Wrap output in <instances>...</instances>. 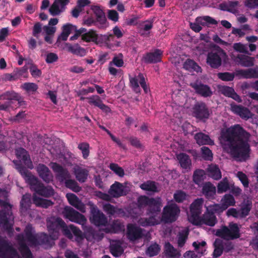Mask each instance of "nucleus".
I'll return each instance as SVG.
<instances>
[{
    "mask_svg": "<svg viewBox=\"0 0 258 258\" xmlns=\"http://www.w3.org/2000/svg\"><path fill=\"white\" fill-rule=\"evenodd\" d=\"M250 137L249 133L239 124H236L222 129L220 140L221 142L228 143L229 153L232 157L240 161H245L249 157Z\"/></svg>",
    "mask_w": 258,
    "mask_h": 258,
    "instance_id": "1",
    "label": "nucleus"
},
{
    "mask_svg": "<svg viewBox=\"0 0 258 258\" xmlns=\"http://www.w3.org/2000/svg\"><path fill=\"white\" fill-rule=\"evenodd\" d=\"M194 139L196 141L197 143L200 146L214 145V141L211 139L209 136L202 132L196 134L194 136Z\"/></svg>",
    "mask_w": 258,
    "mask_h": 258,
    "instance_id": "28",
    "label": "nucleus"
},
{
    "mask_svg": "<svg viewBox=\"0 0 258 258\" xmlns=\"http://www.w3.org/2000/svg\"><path fill=\"white\" fill-rule=\"evenodd\" d=\"M124 230V226L119 220H114L104 229L106 233H117Z\"/></svg>",
    "mask_w": 258,
    "mask_h": 258,
    "instance_id": "26",
    "label": "nucleus"
},
{
    "mask_svg": "<svg viewBox=\"0 0 258 258\" xmlns=\"http://www.w3.org/2000/svg\"><path fill=\"white\" fill-rule=\"evenodd\" d=\"M229 189V184L226 178H224L217 185V192L222 194Z\"/></svg>",
    "mask_w": 258,
    "mask_h": 258,
    "instance_id": "50",
    "label": "nucleus"
},
{
    "mask_svg": "<svg viewBox=\"0 0 258 258\" xmlns=\"http://www.w3.org/2000/svg\"><path fill=\"white\" fill-rule=\"evenodd\" d=\"M188 235V231L182 232L179 234L178 239H177V243H178V246L181 247L184 245V244L186 242V240L187 238Z\"/></svg>",
    "mask_w": 258,
    "mask_h": 258,
    "instance_id": "60",
    "label": "nucleus"
},
{
    "mask_svg": "<svg viewBox=\"0 0 258 258\" xmlns=\"http://www.w3.org/2000/svg\"><path fill=\"white\" fill-rule=\"evenodd\" d=\"M181 167L185 169H190L191 161L188 155L185 153H180L177 156Z\"/></svg>",
    "mask_w": 258,
    "mask_h": 258,
    "instance_id": "38",
    "label": "nucleus"
},
{
    "mask_svg": "<svg viewBox=\"0 0 258 258\" xmlns=\"http://www.w3.org/2000/svg\"><path fill=\"white\" fill-rule=\"evenodd\" d=\"M123 55L122 53H119L117 55H115L110 64H113L117 67H121L123 66L124 62L123 60Z\"/></svg>",
    "mask_w": 258,
    "mask_h": 258,
    "instance_id": "54",
    "label": "nucleus"
},
{
    "mask_svg": "<svg viewBox=\"0 0 258 258\" xmlns=\"http://www.w3.org/2000/svg\"><path fill=\"white\" fill-rule=\"evenodd\" d=\"M183 68L187 71L199 72L201 68L193 60L187 59L183 63Z\"/></svg>",
    "mask_w": 258,
    "mask_h": 258,
    "instance_id": "41",
    "label": "nucleus"
},
{
    "mask_svg": "<svg viewBox=\"0 0 258 258\" xmlns=\"http://www.w3.org/2000/svg\"><path fill=\"white\" fill-rule=\"evenodd\" d=\"M160 250L159 245L156 243L151 244L147 248L146 252L150 257L157 255Z\"/></svg>",
    "mask_w": 258,
    "mask_h": 258,
    "instance_id": "46",
    "label": "nucleus"
},
{
    "mask_svg": "<svg viewBox=\"0 0 258 258\" xmlns=\"http://www.w3.org/2000/svg\"><path fill=\"white\" fill-rule=\"evenodd\" d=\"M16 155L18 159L22 161L27 168L32 169L33 164L31 160L28 152L23 148H19L16 150Z\"/></svg>",
    "mask_w": 258,
    "mask_h": 258,
    "instance_id": "20",
    "label": "nucleus"
},
{
    "mask_svg": "<svg viewBox=\"0 0 258 258\" xmlns=\"http://www.w3.org/2000/svg\"><path fill=\"white\" fill-rule=\"evenodd\" d=\"M16 240L19 244V250L23 258H33L32 253L26 243L27 239L23 234H19L16 236Z\"/></svg>",
    "mask_w": 258,
    "mask_h": 258,
    "instance_id": "16",
    "label": "nucleus"
},
{
    "mask_svg": "<svg viewBox=\"0 0 258 258\" xmlns=\"http://www.w3.org/2000/svg\"><path fill=\"white\" fill-rule=\"evenodd\" d=\"M190 86L194 89L197 95L204 98L210 97L213 95V91L211 87L203 83L201 81L196 80L190 83Z\"/></svg>",
    "mask_w": 258,
    "mask_h": 258,
    "instance_id": "13",
    "label": "nucleus"
},
{
    "mask_svg": "<svg viewBox=\"0 0 258 258\" xmlns=\"http://www.w3.org/2000/svg\"><path fill=\"white\" fill-rule=\"evenodd\" d=\"M97 39L98 35L93 30H90L82 35V39L86 42H96Z\"/></svg>",
    "mask_w": 258,
    "mask_h": 258,
    "instance_id": "42",
    "label": "nucleus"
},
{
    "mask_svg": "<svg viewBox=\"0 0 258 258\" xmlns=\"http://www.w3.org/2000/svg\"><path fill=\"white\" fill-rule=\"evenodd\" d=\"M0 206L3 209L0 210V227L9 232L13 230V225L10 222L12 216V205L7 201L0 199Z\"/></svg>",
    "mask_w": 258,
    "mask_h": 258,
    "instance_id": "5",
    "label": "nucleus"
},
{
    "mask_svg": "<svg viewBox=\"0 0 258 258\" xmlns=\"http://www.w3.org/2000/svg\"><path fill=\"white\" fill-rule=\"evenodd\" d=\"M126 234L131 241H135L143 237V229L133 224H128L127 225Z\"/></svg>",
    "mask_w": 258,
    "mask_h": 258,
    "instance_id": "19",
    "label": "nucleus"
},
{
    "mask_svg": "<svg viewBox=\"0 0 258 258\" xmlns=\"http://www.w3.org/2000/svg\"><path fill=\"white\" fill-rule=\"evenodd\" d=\"M173 198L176 202L180 203L186 200V194L185 192L182 190H178L177 192L174 193Z\"/></svg>",
    "mask_w": 258,
    "mask_h": 258,
    "instance_id": "61",
    "label": "nucleus"
},
{
    "mask_svg": "<svg viewBox=\"0 0 258 258\" xmlns=\"http://www.w3.org/2000/svg\"><path fill=\"white\" fill-rule=\"evenodd\" d=\"M16 169L24 178L26 183L29 186L31 190L35 191V194L45 198L53 196L54 191L52 186H45L38 178L33 175L26 168L21 164H16Z\"/></svg>",
    "mask_w": 258,
    "mask_h": 258,
    "instance_id": "3",
    "label": "nucleus"
},
{
    "mask_svg": "<svg viewBox=\"0 0 258 258\" xmlns=\"http://www.w3.org/2000/svg\"><path fill=\"white\" fill-rule=\"evenodd\" d=\"M138 204L140 208L148 207L147 214L152 215L149 218H141L139 222L141 226L143 227L154 226L159 223L156 215L161 211V202L160 198H154L141 196L138 199Z\"/></svg>",
    "mask_w": 258,
    "mask_h": 258,
    "instance_id": "2",
    "label": "nucleus"
},
{
    "mask_svg": "<svg viewBox=\"0 0 258 258\" xmlns=\"http://www.w3.org/2000/svg\"><path fill=\"white\" fill-rule=\"evenodd\" d=\"M196 253L194 251H187L184 254V258H200L203 254V250L198 251Z\"/></svg>",
    "mask_w": 258,
    "mask_h": 258,
    "instance_id": "63",
    "label": "nucleus"
},
{
    "mask_svg": "<svg viewBox=\"0 0 258 258\" xmlns=\"http://www.w3.org/2000/svg\"><path fill=\"white\" fill-rule=\"evenodd\" d=\"M251 209V203H249L247 202L238 210L239 216H240L239 218L242 219L246 217L249 214Z\"/></svg>",
    "mask_w": 258,
    "mask_h": 258,
    "instance_id": "48",
    "label": "nucleus"
},
{
    "mask_svg": "<svg viewBox=\"0 0 258 258\" xmlns=\"http://www.w3.org/2000/svg\"><path fill=\"white\" fill-rule=\"evenodd\" d=\"M206 177V173L203 169H196L193 173L192 180L194 182L200 185Z\"/></svg>",
    "mask_w": 258,
    "mask_h": 258,
    "instance_id": "37",
    "label": "nucleus"
},
{
    "mask_svg": "<svg viewBox=\"0 0 258 258\" xmlns=\"http://www.w3.org/2000/svg\"><path fill=\"white\" fill-rule=\"evenodd\" d=\"M207 210L215 215V213H222L226 209L224 205L221 203V204H215L210 205L208 206Z\"/></svg>",
    "mask_w": 258,
    "mask_h": 258,
    "instance_id": "47",
    "label": "nucleus"
},
{
    "mask_svg": "<svg viewBox=\"0 0 258 258\" xmlns=\"http://www.w3.org/2000/svg\"><path fill=\"white\" fill-rule=\"evenodd\" d=\"M110 251L111 254L115 257L120 256L123 252L120 242L119 240L112 241L110 245Z\"/></svg>",
    "mask_w": 258,
    "mask_h": 258,
    "instance_id": "34",
    "label": "nucleus"
},
{
    "mask_svg": "<svg viewBox=\"0 0 258 258\" xmlns=\"http://www.w3.org/2000/svg\"><path fill=\"white\" fill-rule=\"evenodd\" d=\"M65 225L64 221L59 217H50L46 220L48 230L54 238H57L61 227Z\"/></svg>",
    "mask_w": 258,
    "mask_h": 258,
    "instance_id": "9",
    "label": "nucleus"
},
{
    "mask_svg": "<svg viewBox=\"0 0 258 258\" xmlns=\"http://www.w3.org/2000/svg\"><path fill=\"white\" fill-rule=\"evenodd\" d=\"M163 51L156 49L154 52H147L144 55L143 61L146 63H156L161 61Z\"/></svg>",
    "mask_w": 258,
    "mask_h": 258,
    "instance_id": "17",
    "label": "nucleus"
},
{
    "mask_svg": "<svg viewBox=\"0 0 258 258\" xmlns=\"http://www.w3.org/2000/svg\"><path fill=\"white\" fill-rule=\"evenodd\" d=\"M215 235L226 240H234L240 237V229L237 224L231 222L228 226H222L217 229Z\"/></svg>",
    "mask_w": 258,
    "mask_h": 258,
    "instance_id": "6",
    "label": "nucleus"
},
{
    "mask_svg": "<svg viewBox=\"0 0 258 258\" xmlns=\"http://www.w3.org/2000/svg\"><path fill=\"white\" fill-rule=\"evenodd\" d=\"M208 175L215 180H219L221 177V171L217 165L211 164L207 168Z\"/></svg>",
    "mask_w": 258,
    "mask_h": 258,
    "instance_id": "35",
    "label": "nucleus"
},
{
    "mask_svg": "<svg viewBox=\"0 0 258 258\" xmlns=\"http://www.w3.org/2000/svg\"><path fill=\"white\" fill-rule=\"evenodd\" d=\"M214 250L213 253V257L217 258L220 256L223 251V247L222 246V240L217 238L214 243Z\"/></svg>",
    "mask_w": 258,
    "mask_h": 258,
    "instance_id": "39",
    "label": "nucleus"
},
{
    "mask_svg": "<svg viewBox=\"0 0 258 258\" xmlns=\"http://www.w3.org/2000/svg\"><path fill=\"white\" fill-rule=\"evenodd\" d=\"M103 209L107 214L110 215H113L116 212L115 207L108 203L103 205Z\"/></svg>",
    "mask_w": 258,
    "mask_h": 258,
    "instance_id": "62",
    "label": "nucleus"
},
{
    "mask_svg": "<svg viewBox=\"0 0 258 258\" xmlns=\"http://www.w3.org/2000/svg\"><path fill=\"white\" fill-rule=\"evenodd\" d=\"M31 195L30 194L24 195L20 201V211L21 213H25L30 209L31 206Z\"/></svg>",
    "mask_w": 258,
    "mask_h": 258,
    "instance_id": "32",
    "label": "nucleus"
},
{
    "mask_svg": "<svg viewBox=\"0 0 258 258\" xmlns=\"http://www.w3.org/2000/svg\"><path fill=\"white\" fill-rule=\"evenodd\" d=\"M196 21L203 26L205 25L206 23L212 25H216L218 24V22L216 20L210 16L197 18Z\"/></svg>",
    "mask_w": 258,
    "mask_h": 258,
    "instance_id": "51",
    "label": "nucleus"
},
{
    "mask_svg": "<svg viewBox=\"0 0 258 258\" xmlns=\"http://www.w3.org/2000/svg\"><path fill=\"white\" fill-rule=\"evenodd\" d=\"M91 10L93 12L96 18L95 20L98 23V28L99 29L106 28L108 26L107 19L105 13L101 7L98 5H92Z\"/></svg>",
    "mask_w": 258,
    "mask_h": 258,
    "instance_id": "15",
    "label": "nucleus"
},
{
    "mask_svg": "<svg viewBox=\"0 0 258 258\" xmlns=\"http://www.w3.org/2000/svg\"><path fill=\"white\" fill-rule=\"evenodd\" d=\"M36 170L39 177L46 183H49L52 180L53 175L49 168L43 164H39Z\"/></svg>",
    "mask_w": 258,
    "mask_h": 258,
    "instance_id": "21",
    "label": "nucleus"
},
{
    "mask_svg": "<svg viewBox=\"0 0 258 258\" xmlns=\"http://www.w3.org/2000/svg\"><path fill=\"white\" fill-rule=\"evenodd\" d=\"M180 210L179 207L175 203H171L163 208L162 220L165 223H172L178 218Z\"/></svg>",
    "mask_w": 258,
    "mask_h": 258,
    "instance_id": "8",
    "label": "nucleus"
},
{
    "mask_svg": "<svg viewBox=\"0 0 258 258\" xmlns=\"http://www.w3.org/2000/svg\"><path fill=\"white\" fill-rule=\"evenodd\" d=\"M78 148L81 150L84 159H87L90 153L89 144L87 143H82L79 145Z\"/></svg>",
    "mask_w": 258,
    "mask_h": 258,
    "instance_id": "59",
    "label": "nucleus"
},
{
    "mask_svg": "<svg viewBox=\"0 0 258 258\" xmlns=\"http://www.w3.org/2000/svg\"><path fill=\"white\" fill-rule=\"evenodd\" d=\"M193 115L196 118L205 122L210 116V111L206 104L203 102L196 103L193 107Z\"/></svg>",
    "mask_w": 258,
    "mask_h": 258,
    "instance_id": "12",
    "label": "nucleus"
},
{
    "mask_svg": "<svg viewBox=\"0 0 258 258\" xmlns=\"http://www.w3.org/2000/svg\"><path fill=\"white\" fill-rule=\"evenodd\" d=\"M235 61L242 67H250L254 65V58L247 55L238 54Z\"/></svg>",
    "mask_w": 258,
    "mask_h": 258,
    "instance_id": "29",
    "label": "nucleus"
},
{
    "mask_svg": "<svg viewBox=\"0 0 258 258\" xmlns=\"http://www.w3.org/2000/svg\"><path fill=\"white\" fill-rule=\"evenodd\" d=\"M87 99L90 104L93 105L96 107H99L103 103L100 97L98 95H92L88 97Z\"/></svg>",
    "mask_w": 258,
    "mask_h": 258,
    "instance_id": "56",
    "label": "nucleus"
},
{
    "mask_svg": "<svg viewBox=\"0 0 258 258\" xmlns=\"http://www.w3.org/2000/svg\"><path fill=\"white\" fill-rule=\"evenodd\" d=\"M62 214L66 219L70 221L84 225L87 219L83 214L80 213L73 208L67 206L64 208Z\"/></svg>",
    "mask_w": 258,
    "mask_h": 258,
    "instance_id": "10",
    "label": "nucleus"
},
{
    "mask_svg": "<svg viewBox=\"0 0 258 258\" xmlns=\"http://www.w3.org/2000/svg\"><path fill=\"white\" fill-rule=\"evenodd\" d=\"M236 176L244 187H248L249 183V179L245 173L242 171H238L237 173Z\"/></svg>",
    "mask_w": 258,
    "mask_h": 258,
    "instance_id": "58",
    "label": "nucleus"
},
{
    "mask_svg": "<svg viewBox=\"0 0 258 258\" xmlns=\"http://www.w3.org/2000/svg\"><path fill=\"white\" fill-rule=\"evenodd\" d=\"M204 200L202 198H198L195 200L190 206V214L188 216V219L189 222L193 225L200 218L202 213Z\"/></svg>",
    "mask_w": 258,
    "mask_h": 258,
    "instance_id": "11",
    "label": "nucleus"
},
{
    "mask_svg": "<svg viewBox=\"0 0 258 258\" xmlns=\"http://www.w3.org/2000/svg\"><path fill=\"white\" fill-rule=\"evenodd\" d=\"M231 110L234 114L239 115L243 119H247L251 116V112L249 110L241 105H237L235 103L230 104Z\"/></svg>",
    "mask_w": 258,
    "mask_h": 258,
    "instance_id": "22",
    "label": "nucleus"
},
{
    "mask_svg": "<svg viewBox=\"0 0 258 258\" xmlns=\"http://www.w3.org/2000/svg\"><path fill=\"white\" fill-rule=\"evenodd\" d=\"M63 11L56 1L53 2L49 9V13L52 16H58Z\"/></svg>",
    "mask_w": 258,
    "mask_h": 258,
    "instance_id": "49",
    "label": "nucleus"
},
{
    "mask_svg": "<svg viewBox=\"0 0 258 258\" xmlns=\"http://www.w3.org/2000/svg\"><path fill=\"white\" fill-rule=\"evenodd\" d=\"M70 228L73 233V235L75 236V240L78 242H81L84 239V236L82 231L78 227L70 225Z\"/></svg>",
    "mask_w": 258,
    "mask_h": 258,
    "instance_id": "44",
    "label": "nucleus"
},
{
    "mask_svg": "<svg viewBox=\"0 0 258 258\" xmlns=\"http://www.w3.org/2000/svg\"><path fill=\"white\" fill-rule=\"evenodd\" d=\"M27 241L32 245L37 246L39 245H44L46 247H50L53 243V239L51 236L47 234L41 233L37 236L35 235L32 232V228L31 225H27L24 230Z\"/></svg>",
    "mask_w": 258,
    "mask_h": 258,
    "instance_id": "4",
    "label": "nucleus"
},
{
    "mask_svg": "<svg viewBox=\"0 0 258 258\" xmlns=\"http://www.w3.org/2000/svg\"><path fill=\"white\" fill-rule=\"evenodd\" d=\"M202 194L208 200L215 199L216 193L215 186L210 182H206L203 183L202 189Z\"/></svg>",
    "mask_w": 258,
    "mask_h": 258,
    "instance_id": "24",
    "label": "nucleus"
},
{
    "mask_svg": "<svg viewBox=\"0 0 258 258\" xmlns=\"http://www.w3.org/2000/svg\"><path fill=\"white\" fill-rule=\"evenodd\" d=\"M108 193L111 197L116 198L126 194L122 184L117 181L111 185Z\"/></svg>",
    "mask_w": 258,
    "mask_h": 258,
    "instance_id": "25",
    "label": "nucleus"
},
{
    "mask_svg": "<svg viewBox=\"0 0 258 258\" xmlns=\"http://www.w3.org/2000/svg\"><path fill=\"white\" fill-rule=\"evenodd\" d=\"M74 174L78 181L80 182L84 183L87 179L89 171L87 169L77 167L74 169Z\"/></svg>",
    "mask_w": 258,
    "mask_h": 258,
    "instance_id": "33",
    "label": "nucleus"
},
{
    "mask_svg": "<svg viewBox=\"0 0 258 258\" xmlns=\"http://www.w3.org/2000/svg\"><path fill=\"white\" fill-rule=\"evenodd\" d=\"M226 56V52L217 46L208 53L207 63L213 69H218L222 64V58Z\"/></svg>",
    "mask_w": 258,
    "mask_h": 258,
    "instance_id": "7",
    "label": "nucleus"
},
{
    "mask_svg": "<svg viewBox=\"0 0 258 258\" xmlns=\"http://www.w3.org/2000/svg\"><path fill=\"white\" fill-rule=\"evenodd\" d=\"M51 168L53 171L57 174V176L61 178L63 181L66 179L70 175L69 171L67 169H64L61 165L56 162H51L50 163Z\"/></svg>",
    "mask_w": 258,
    "mask_h": 258,
    "instance_id": "27",
    "label": "nucleus"
},
{
    "mask_svg": "<svg viewBox=\"0 0 258 258\" xmlns=\"http://www.w3.org/2000/svg\"><path fill=\"white\" fill-rule=\"evenodd\" d=\"M65 185L67 188L76 192H79L81 190V187L74 179H66Z\"/></svg>",
    "mask_w": 258,
    "mask_h": 258,
    "instance_id": "45",
    "label": "nucleus"
},
{
    "mask_svg": "<svg viewBox=\"0 0 258 258\" xmlns=\"http://www.w3.org/2000/svg\"><path fill=\"white\" fill-rule=\"evenodd\" d=\"M219 79L224 81H231L233 80L235 75L233 73L224 72L218 74Z\"/></svg>",
    "mask_w": 258,
    "mask_h": 258,
    "instance_id": "55",
    "label": "nucleus"
},
{
    "mask_svg": "<svg viewBox=\"0 0 258 258\" xmlns=\"http://www.w3.org/2000/svg\"><path fill=\"white\" fill-rule=\"evenodd\" d=\"M32 201L33 204H35L36 207L43 208H48L53 204V203L51 200L38 197L35 194L33 195Z\"/></svg>",
    "mask_w": 258,
    "mask_h": 258,
    "instance_id": "31",
    "label": "nucleus"
},
{
    "mask_svg": "<svg viewBox=\"0 0 258 258\" xmlns=\"http://www.w3.org/2000/svg\"><path fill=\"white\" fill-rule=\"evenodd\" d=\"M0 100H17L20 106L22 105L24 103V101L21 100L20 95L13 91H7L0 95Z\"/></svg>",
    "mask_w": 258,
    "mask_h": 258,
    "instance_id": "30",
    "label": "nucleus"
},
{
    "mask_svg": "<svg viewBox=\"0 0 258 258\" xmlns=\"http://www.w3.org/2000/svg\"><path fill=\"white\" fill-rule=\"evenodd\" d=\"M67 198L69 204L73 207L80 201L77 196L73 194H68L67 195Z\"/></svg>",
    "mask_w": 258,
    "mask_h": 258,
    "instance_id": "64",
    "label": "nucleus"
},
{
    "mask_svg": "<svg viewBox=\"0 0 258 258\" xmlns=\"http://www.w3.org/2000/svg\"><path fill=\"white\" fill-rule=\"evenodd\" d=\"M91 215L90 220L94 225L97 226H105L107 224V217L96 206L93 207L91 209Z\"/></svg>",
    "mask_w": 258,
    "mask_h": 258,
    "instance_id": "14",
    "label": "nucleus"
},
{
    "mask_svg": "<svg viewBox=\"0 0 258 258\" xmlns=\"http://www.w3.org/2000/svg\"><path fill=\"white\" fill-rule=\"evenodd\" d=\"M198 222L195 223V225H201L205 224L209 226H214L217 222V218L215 215L211 213L208 210H207V212H205L202 216L200 217L198 220Z\"/></svg>",
    "mask_w": 258,
    "mask_h": 258,
    "instance_id": "18",
    "label": "nucleus"
},
{
    "mask_svg": "<svg viewBox=\"0 0 258 258\" xmlns=\"http://www.w3.org/2000/svg\"><path fill=\"white\" fill-rule=\"evenodd\" d=\"M222 204L224 205L225 209L226 210L229 207L235 205V199L232 195H226L222 200Z\"/></svg>",
    "mask_w": 258,
    "mask_h": 258,
    "instance_id": "52",
    "label": "nucleus"
},
{
    "mask_svg": "<svg viewBox=\"0 0 258 258\" xmlns=\"http://www.w3.org/2000/svg\"><path fill=\"white\" fill-rule=\"evenodd\" d=\"M202 156L205 160L211 161L213 159L212 151L207 147L203 146L201 148Z\"/></svg>",
    "mask_w": 258,
    "mask_h": 258,
    "instance_id": "53",
    "label": "nucleus"
},
{
    "mask_svg": "<svg viewBox=\"0 0 258 258\" xmlns=\"http://www.w3.org/2000/svg\"><path fill=\"white\" fill-rule=\"evenodd\" d=\"M239 74L244 78H258L257 70L255 69H248L246 70H240Z\"/></svg>",
    "mask_w": 258,
    "mask_h": 258,
    "instance_id": "43",
    "label": "nucleus"
},
{
    "mask_svg": "<svg viewBox=\"0 0 258 258\" xmlns=\"http://www.w3.org/2000/svg\"><path fill=\"white\" fill-rule=\"evenodd\" d=\"M238 5V1H229L228 3H222L220 4V10L233 13L235 8Z\"/></svg>",
    "mask_w": 258,
    "mask_h": 258,
    "instance_id": "40",
    "label": "nucleus"
},
{
    "mask_svg": "<svg viewBox=\"0 0 258 258\" xmlns=\"http://www.w3.org/2000/svg\"><path fill=\"white\" fill-rule=\"evenodd\" d=\"M140 187L145 191L152 192H157L158 191L156 182L152 180H147L143 182L140 184Z\"/></svg>",
    "mask_w": 258,
    "mask_h": 258,
    "instance_id": "36",
    "label": "nucleus"
},
{
    "mask_svg": "<svg viewBox=\"0 0 258 258\" xmlns=\"http://www.w3.org/2000/svg\"><path fill=\"white\" fill-rule=\"evenodd\" d=\"M110 169L119 177H123L124 175V171L123 168L119 167L118 164L111 163L109 165Z\"/></svg>",
    "mask_w": 258,
    "mask_h": 258,
    "instance_id": "57",
    "label": "nucleus"
},
{
    "mask_svg": "<svg viewBox=\"0 0 258 258\" xmlns=\"http://www.w3.org/2000/svg\"><path fill=\"white\" fill-rule=\"evenodd\" d=\"M9 254L15 255L17 251L7 241H4L0 243V258H13Z\"/></svg>",
    "mask_w": 258,
    "mask_h": 258,
    "instance_id": "23",
    "label": "nucleus"
}]
</instances>
